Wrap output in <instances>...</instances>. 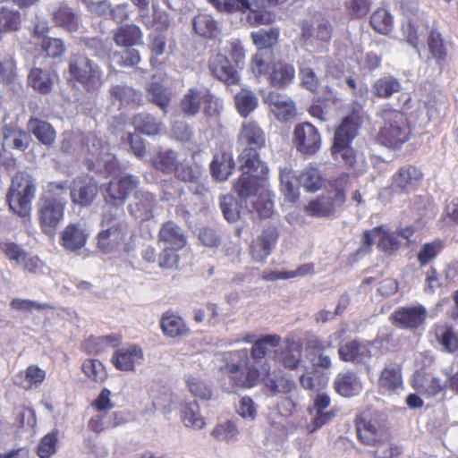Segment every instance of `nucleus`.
Instances as JSON below:
<instances>
[{
    "label": "nucleus",
    "instance_id": "1",
    "mask_svg": "<svg viewBox=\"0 0 458 458\" xmlns=\"http://www.w3.org/2000/svg\"><path fill=\"white\" fill-rule=\"evenodd\" d=\"M238 143L242 147L238 156L240 169L252 172L259 169V177L266 178L269 168L260 156V151L267 146L264 130L255 121L243 122L238 134Z\"/></svg>",
    "mask_w": 458,
    "mask_h": 458
},
{
    "label": "nucleus",
    "instance_id": "2",
    "mask_svg": "<svg viewBox=\"0 0 458 458\" xmlns=\"http://www.w3.org/2000/svg\"><path fill=\"white\" fill-rule=\"evenodd\" d=\"M377 116L382 120L375 140L391 150H399L410 140L412 130L407 115L391 107H383Z\"/></svg>",
    "mask_w": 458,
    "mask_h": 458
},
{
    "label": "nucleus",
    "instance_id": "3",
    "mask_svg": "<svg viewBox=\"0 0 458 458\" xmlns=\"http://www.w3.org/2000/svg\"><path fill=\"white\" fill-rule=\"evenodd\" d=\"M66 186L62 182H49L40 197L38 221L46 234H53L64 218Z\"/></svg>",
    "mask_w": 458,
    "mask_h": 458
},
{
    "label": "nucleus",
    "instance_id": "4",
    "mask_svg": "<svg viewBox=\"0 0 458 458\" xmlns=\"http://www.w3.org/2000/svg\"><path fill=\"white\" fill-rule=\"evenodd\" d=\"M251 70L258 78L264 77L275 89H284L295 79V68L293 64L282 59H268L262 53H257L251 60Z\"/></svg>",
    "mask_w": 458,
    "mask_h": 458
},
{
    "label": "nucleus",
    "instance_id": "5",
    "mask_svg": "<svg viewBox=\"0 0 458 458\" xmlns=\"http://www.w3.org/2000/svg\"><path fill=\"white\" fill-rule=\"evenodd\" d=\"M36 182L28 173L18 172L13 178L6 194L10 209L21 217H30L35 198Z\"/></svg>",
    "mask_w": 458,
    "mask_h": 458
},
{
    "label": "nucleus",
    "instance_id": "6",
    "mask_svg": "<svg viewBox=\"0 0 458 458\" xmlns=\"http://www.w3.org/2000/svg\"><path fill=\"white\" fill-rule=\"evenodd\" d=\"M349 174L343 173L332 179L329 184L335 190L333 196L319 195L311 199L305 207L307 215L313 217L334 216L338 207H342L346 201V187L349 183Z\"/></svg>",
    "mask_w": 458,
    "mask_h": 458
},
{
    "label": "nucleus",
    "instance_id": "7",
    "mask_svg": "<svg viewBox=\"0 0 458 458\" xmlns=\"http://www.w3.org/2000/svg\"><path fill=\"white\" fill-rule=\"evenodd\" d=\"M355 427L358 439L367 445H378L383 448L375 451L377 458H392L397 453V447L391 446L389 443L383 439L384 432L377 422L370 417L369 412L363 411L355 418Z\"/></svg>",
    "mask_w": 458,
    "mask_h": 458
},
{
    "label": "nucleus",
    "instance_id": "8",
    "mask_svg": "<svg viewBox=\"0 0 458 458\" xmlns=\"http://www.w3.org/2000/svg\"><path fill=\"white\" fill-rule=\"evenodd\" d=\"M287 376L288 374H233L230 381L234 391L251 388L262 381L267 391L275 395L288 394L295 387L294 381Z\"/></svg>",
    "mask_w": 458,
    "mask_h": 458
},
{
    "label": "nucleus",
    "instance_id": "9",
    "mask_svg": "<svg viewBox=\"0 0 458 458\" xmlns=\"http://www.w3.org/2000/svg\"><path fill=\"white\" fill-rule=\"evenodd\" d=\"M235 64L224 55L216 54L213 55L208 63V68L211 74L217 80L226 85H236L240 81V76L237 71L240 63H243L245 55L242 47L234 45L231 52Z\"/></svg>",
    "mask_w": 458,
    "mask_h": 458
},
{
    "label": "nucleus",
    "instance_id": "10",
    "mask_svg": "<svg viewBox=\"0 0 458 458\" xmlns=\"http://www.w3.org/2000/svg\"><path fill=\"white\" fill-rule=\"evenodd\" d=\"M424 179L421 168L414 165L401 166L390 178V184L385 189L390 197L411 194L418 191Z\"/></svg>",
    "mask_w": 458,
    "mask_h": 458
},
{
    "label": "nucleus",
    "instance_id": "11",
    "mask_svg": "<svg viewBox=\"0 0 458 458\" xmlns=\"http://www.w3.org/2000/svg\"><path fill=\"white\" fill-rule=\"evenodd\" d=\"M139 182V178L131 174L113 177L104 193L106 202L114 207L123 206Z\"/></svg>",
    "mask_w": 458,
    "mask_h": 458
},
{
    "label": "nucleus",
    "instance_id": "12",
    "mask_svg": "<svg viewBox=\"0 0 458 458\" xmlns=\"http://www.w3.org/2000/svg\"><path fill=\"white\" fill-rule=\"evenodd\" d=\"M427 318V309L418 304L395 309L390 316V320L399 328L417 330L424 326Z\"/></svg>",
    "mask_w": 458,
    "mask_h": 458
},
{
    "label": "nucleus",
    "instance_id": "13",
    "mask_svg": "<svg viewBox=\"0 0 458 458\" xmlns=\"http://www.w3.org/2000/svg\"><path fill=\"white\" fill-rule=\"evenodd\" d=\"M293 143L298 152L311 157L320 148L321 137L318 129L310 123L296 125L293 131Z\"/></svg>",
    "mask_w": 458,
    "mask_h": 458
},
{
    "label": "nucleus",
    "instance_id": "14",
    "mask_svg": "<svg viewBox=\"0 0 458 458\" xmlns=\"http://www.w3.org/2000/svg\"><path fill=\"white\" fill-rule=\"evenodd\" d=\"M278 237L279 232L276 226L265 228L250 245L249 250L252 259L260 263L265 262L276 246Z\"/></svg>",
    "mask_w": 458,
    "mask_h": 458
},
{
    "label": "nucleus",
    "instance_id": "15",
    "mask_svg": "<svg viewBox=\"0 0 458 458\" xmlns=\"http://www.w3.org/2000/svg\"><path fill=\"white\" fill-rule=\"evenodd\" d=\"M377 237V248L385 252H393L400 247V242L395 232H389L383 225H378L371 230H366L362 233L361 243L367 249H370Z\"/></svg>",
    "mask_w": 458,
    "mask_h": 458
},
{
    "label": "nucleus",
    "instance_id": "16",
    "mask_svg": "<svg viewBox=\"0 0 458 458\" xmlns=\"http://www.w3.org/2000/svg\"><path fill=\"white\" fill-rule=\"evenodd\" d=\"M157 205L155 194L146 191H136L133 200L129 205L128 210L131 216L141 222H146L154 217V210Z\"/></svg>",
    "mask_w": 458,
    "mask_h": 458
},
{
    "label": "nucleus",
    "instance_id": "17",
    "mask_svg": "<svg viewBox=\"0 0 458 458\" xmlns=\"http://www.w3.org/2000/svg\"><path fill=\"white\" fill-rule=\"evenodd\" d=\"M265 102L268 104L271 112L281 122H289L296 116V106L293 100L277 92L271 91Z\"/></svg>",
    "mask_w": 458,
    "mask_h": 458
},
{
    "label": "nucleus",
    "instance_id": "18",
    "mask_svg": "<svg viewBox=\"0 0 458 458\" xmlns=\"http://www.w3.org/2000/svg\"><path fill=\"white\" fill-rule=\"evenodd\" d=\"M303 344L301 340L286 339V347L274 353V360L286 369L296 370L302 360Z\"/></svg>",
    "mask_w": 458,
    "mask_h": 458
},
{
    "label": "nucleus",
    "instance_id": "19",
    "mask_svg": "<svg viewBox=\"0 0 458 458\" xmlns=\"http://www.w3.org/2000/svg\"><path fill=\"white\" fill-rule=\"evenodd\" d=\"M158 241L166 244V247L183 249L187 244V237L181 226L174 221L169 220L161 225L157 233Z\"/></svg>",
    "mask_w": 458,
    "mask_h": 458
},
{
    "label": "nucleus",
    "instance_id": "20",
    "mask_svg": "<svg viewBox=\"0 0 458 458\" xmlns=\"http://www.w3.org/2000/svg\"><path fill=\"white\" fill-rule=\"evenodd\" d=\"M160 328L163 334L170 338L183 337L190 333V328L184 319L172 310L162 314Z\"/></svg>",
    "mask_w": 458,
    "mask_h": 458
},
{
    "label": "nucleus",
    "instance_id": "21",
    "mask_svg": "<svg viewBox=\"0 0 458 458\" xmlns=\"http://www.w3.org/2000/svg\"><path fill=\"white\" fill-rule=\"evenodd\" d=\"M270 7L264 0H250V8L246 16L247 22L252 27L271 25L276 21V13L267 9Z\"/></svg>",
    "mask_w": 458,
    "mask_h": 458
},
{
    "label": "nucleus",
    "instance_id": "22",
    "mask_svg": "<svg viewBox=\"0 0 458 458\" xmlns=\"http://www.w3.org/2000/svg\"><path fill=\"white\" fill-rule=\"evenodd\" d=\"M242 171V174L235 182L233 189L240 198L246 199L258 193L259 188L262 186L260 182L267 181L268 175L266 178H261L259 177V170L258 172Z\"/></svg>",
    "mask_w": 458,
    "mask_h": 458
},
{
    "label": "nucleus",
    "instance_id": "23",
    "mask_svg": "<svg viewBox=\"0 0 458 458\" xmlns=\"http://www.w3.org/2000/svg\"><path fill=\"white\" fill-rule=\"evenodd\" d=\"M235 164L232 152L218 151L214 154L210 163V173L217 181H226L233 174Z\"/></svg>",
    "mask_w": 458,
    "mask_h": 458
},
{
    "label": "nucleus",
    "instance_id": "24",
    "mask_svg": "<svg viewBox=\"0 0 458 458\" xmlns=\"http://www.w3.org/2000/svg\"><path fill=\"white\" fill-rule=\"evenodd\" d=\"M143 359L141 348L137 345H130L118 349L112 357V362L119 370L129 371L134 369L136 363Z\"/></svg>",
    "mask_w": 458,
    "mask_h": 458
},
{
    "label": "nucleus",
    "instance_id": "25",
    "mask_svg": "<svg viewBox=\"0 0 458 458\" xmlns=\"http://www.w3.org/2000/svg\"><path fill=\"white\" fill-rule=\"evenodd\" d=\"M427 46L430 57L436 61L437 65L442 71L448 59V50L445 39L437 29L432 28L429 30Z\"/></svg>",
    "mask_w": 458,
    "mask_h": 458
},
{
    "label": "nucleus",
    "instance_id": "26",
    "mask_svg": "<svg viewBox=\"0 0 458 458\" xmlns=\"http://www.w3.org/2000/svg\"><path fill=\"white\" fill-rule=\"evenodd\" d=\"M338 354L344 361L361 363L370 357V351L367 344L352 340L339 347Z\"/></svg>",
    "mask_w": 458,
    "mask_h": 458
},
{
    "label": "nucleus",
    "instance_id": "27",
    "mask_svg": "<svg viewBox=\"0 0 458 458\" xmlns=\"http://www.w3.org/2000/svg\"><path fill=\"white\" fill-rule=\"evenodd\" d=\"M86 243V233L77 224L68 225L61 233L60 244L67 250H81Z\"/></svg>",
    "mask_w": 458,
    "mask_h": 458
},
{
    "label": "nucleus",
    "instance_id": "28",
    "mask_svg": "<svg viewBox=\"0 0 458 458\" xmlns=\"http://www.w3.org/2000/svg\"><path fill=\"white\" fill-rule=\"evenodd\" d=\"M411 384L418 394L424 396H434L444 388V385L434 374H413Z\"/></svg>",
    "mask_w": 458,
    "mask_h": 458
},
{
    "label": "nucleus",
    "instance_id": "29",
    "mask_svg": "<svg viewBox=\"0 0 458 458\" xmlns=\"http://www.w3.org/2000/svg\"><path fill=\"white\" fill-rule=\"evenodd\" d=\"M361 118L356 113H352L344 117L335 132L334 142L352 143L358 133Z\"/></svg>",
    "mask_w": 458,
    "mask_h": 458
},
{
    "label": "nucleus",
    "instance_id": "30",
    "mask_svg": "<svg viewBox=\"0 0 458 458\" xmlns=\"http://www.w3.org/2000/svg\"><path fill=\"white\" fill-rule=\"evenodd\" d=\"M27 128L41 144L51 146L55 140L56 132L46 121L32 116L27 123Z\"/></svg>",
    "mask_w": 458,
    "mask_h": 458
},
{
    "label": "nucleus",
    "instance_id": "31",
    "mask_svg": "<svg viewBox=\"0 0 458 458\" xmlns=\"http://www.w3.org/2000/svg\"><path fill=\"white\" fill-rule=\"evenodd\" d=\"M298 180L308 192H316L321 190L326 182L321 171L313 164H310L300 173Z\"/></svg>",
    "mask_w": 458,
    "mask_h": 458
},
{
    "label": "nucleus",
    "instance_id": "32",
    "mask_svg": "<svg viewBox=\"0 0 458 458\" xmlns=\"http://www.w3.org/2000/svg\"><path fill=\"white\" fill-rule=\"evenodd\" d=\"M335 390L344 397L358 395L363 389V385L357 374H339L334 383Z\"/></svg>",
    "mask_w": 458,
    "mask_h": 458
},
{
    "label": "nucleus",
    "instance_id": "33",
    "mask_svg": "<svg viewBox=\"0 0 458 458\" xmlns=\"http://www.w3.org/2000/svg\"><path fill=\"white\" fill-rule=\"evenodd\" d=\"M113 102H119L120 106H140L142 100L140 91L126 85H114L110 89Z\"/></svg>",
    "mask_w": 458,
    "mask_h": 458
},
{
    "label": "nucleus",
    "instance_id": "34",
    "mask_svg": "<svg viewBox=\"0 0 458 458\" xmlns=\"http://www.w3.org/2000/svg\"><path fill=\"white\" fill-rule=\"evenodd\" d=\"M55 76L49 71L34 67L28 75V81L35 90L46 95L50 93L53 89Z\"/></svg>",
    "mask_w": 458,
    "mask_h": 458
},
{
    "label": "nucleus",
    "instance_id": "35",
    "mask_svg": "<svg viewBox=\"0 0 458 458\" xmlns=\"http://www.w3.org/2000/svg\"><path fill=\"white\" fill-rule=\"evenodd\" d=\"M114 40L119 47H130L141 43L142 32L137 25H123L114 33Z\"/></svg>",
    "mask_w": 458,
    "mask_h": 458
},
{
    "label": "nucleus",
    "instance_id": "36",
    "mask_svg": "<svg viewBox=\"0 0 458 458\" xmlns=\"http://www.w3.org/2000/svg\"><path fill=\"white\" fill-rule=\"evenodd\" d=\"M194 31L204 38H214L218 34L217 21L208 13H199L192 21Z\"/></svg>",
    "mask_w": 458,
    "mask_h": 458
},
{
    "label": "nucleus",
    "instance_id": "37",
    "mask_svg": "<svg viewBox=\"0 0 458 458\" xmlns=\"http://www.w3.org/2000/svg\"><path fill=\"white\" fill-rule=\"evenodd\" d=\"M131 123L137 131L148 136L157 135L162 129L161 122L147 113L134 115Z\"/></svg>",
    "mask_w": 458,
    "mask_h": 458
},
{
    "label": "nucleus",
    "instance_id": "38",
    "mask_svg": "<svg viewBox=\"0 0 458 458\" xmlns=\"http://www.w3.org/2000/svg\"><path fill=\"white\" fill-rule=\"evenodd\" d=\"M21 27V14L18 10L3 6L0 8V40L3 33L18 31Z\"/></svg>",
    "mask_w": 458,
    "mask_h": 458
},
{
    "label": "nucleus",
    "instance_id": "39",
    "mask_svg": "<svg viewBox=\"0 0 458 458\" xmlns=\"http://www.w3.org/2000/svg\"><path fill=\"white\" fill-rule=\"evenodd\" d=\"M400 81L394 76L387 75L376 80L372 85V92L378 98H389L401 90Z\"/></svg>",
    "mask_w": 458,
    "mask_h": 458
},
{
    "label": "nucleus",
    "instance_id": "40",
    "mask_svg": "<svg viewBox=\"0 0 458 458\" xmlns=\"http://www.w3.org/2000/svg\"><path fill=\"white\" fill-rule=\"evenodd\" d=\"M435 335L445 351L452 353L458 351V334L452 326L448 324L435 326Z\"/></svg>",
    "mask_w": 458,
    "mask_h": 458
},
{
    "label": "nucleus",
    "instance_id": "41",
    "mask_svg": "<svg viewBox=\"0 0 458 458\" xmlns=\"http://www.w3.org/2000/svg\"><path fill=\"white\" fill-rule=\"evenodd\" d=\"M203 89L191 88L180 101V109L187 116L196 115L202 106Z\"/></svg>",
    "mask_w": 458,
    "mask_h": 458
},
{
    "label": "nucleus",
    "instance_id": "42",
    "mask_svg": "<svg viewBox=\"0 0 458 458\" xmlns=\"http://www.w3.org/2000/svg\"><path fill=\"white\" fill-rule=\"evenodd\" d=\"M67 81L70 83L86 85V56L84 55L77 54L70 57Z\"/></svg>",
    "mask_w": 458,
    "mask_h": 458
},
{
    "label": "nucleus",
    "instance_id": "43",
    "mask_svg": "<svg viewBox=\"0 0 458 458\" xmlns=\"http://www.w3.org/2000/svg\"><path fill=\"white\" fill-rule=\"evenodd\" d=\"M234 104L239 114L246 118L258 107L259 99L254 92L242 89L234 96Z\"/></svg>",
    "mask_w": 458,
    "mask_h": 458
},
{
    "label": "nucleus",
    "instance_id": "44",
    "mask_svg": "<svg viewBox=\"0 0 458 458\" xmlns=\"http://www.w3.org/2000/svg\"><path fill=\"white\" fill-rule=\"evenodd\" d=\"M280 36L279 28L269 30H259L250 33L253 44L259 49L273 48L277 43Z\"/></svg>",
    "mask_w": 458,
    "mask_h": 458
},
{
    "label": "nucleus",
    "instance_id": "45",
    "mask_svg": "<svg viewBox=\"0 0 458 458\" xmlns=\"http://www.w3.org/2000/svg\"><path fill=\"white\" fill-rule=\"evenodd\" d=\"M150 102L165 111L171 102V92L163 84L153 81L146 89Z\"/></svg>",
    "mask_w": 458,
    "mask_h": 458
},
{
    "label": "nucleus",
    "instance_id": "46",
    "mask_svg": "<svg viewBox=\"0 0 458 458\" xmlns=\"http://www.w3.org/2000/svg\"><path fill=\"white\" fill-rule=\"evenodd\" d=\"M152 166L165 174L174 172L178 162L176 153L168 149L157 153L151 160Z\"/></svg>",
    "mask_w": 458,
    "mask_h": 458
},
{
    "label": "nucleus",
    "instance_id": "47",
    "mask_svg": "<svg viewBox=\"0 0 458 458\" xmlns=\"http://www.w3.org/2000/svg\"><path fill=\"white\" fill-rule=\"evenodd\" d=\"M274 195L268 190H263L252 201V212L260 218H268L274 213Z\"/></svg>",
    "mask_w": 458,
    "mask_h": 458
},
{
    "label": "nucleus",
    "instance_id": "48",
    "mask_svg": "<svg viewBox=\"0 0 458 458\" xmlns=\"http://www.w3.org/2000/svg\"><path fill=\"white\" fill-rule=\"evenodd\" d=\"M53 20L55 25L72 32L78 30L77 15L66 5H60L54 13Z\"/></svg>",
    "mask_w": 458,
    "mask_h": 458
},
{
    "label": "nucleus",
    "instance_id": "49",
    "mask_svg": "<svg viewBox=\"0 0 458 458\" xmlns=\"http://www.w3.org/2000/svg\"><path fill=\"white\" fill-rule=\"evenodd\" d=\"M123 239L120 225H114L98 233V245L104 252H109L114 244H118Z\"/></svg>",
    "mask_w": 458,
    "mask_h": 458
},
{
    "label": "nucleus",
    "instance_id": "50",
    "mask_svg": "<svg viewBox=\"0 0 458 458\" xmlns=\"http://www.w3.org/2000/svg\"><path fill=\"white\" fill-rule=\"evenodd\" d=\"M181 413L182 420L188 428L200 429L206 425L204 418L199 415V404L196 402L185 403Z\"/></svg>",
    "mask_w": 458,
    "mask_h": 458
},
{
    "label": "nucleus",
    "instance_id": "51",
    "mask_svg": "<svg viewBox=\"0 0 458 458\" xmlns=\"http://www.w3.org/2000/svg\"><path fill=\"white\" fill-rule=\"evenodd\" d=\"M445 242L441 239H435L430 242L424 243L418 255L417 259L420 267H425L435 259L444 250Z\"/></svg>",
    "mask_w": 458,
    "mask_h": 458
},
{
    "label": "nucleus",
    "instance_id": "52",
    "mask_svg": "<svg viewBox=\"0 0 458 458\" xmlns=\"http://www.w3.org/2000/svg\"><path fill=\"white\" fill-rule=\"evenodd\" d=\"M281 337L277 335H267L257 340L251 347V357L260 362L267 355L269 347H277Z\"/></svg>",
    "mask_w": 458,
    "mask_h": 458
},
{
    "label": "nucleus",
    "instance_id": "53",
    "mask_svg": "<svg viewBox=\"0 0 458 458\" xmlns=\"http://www.w3.org/2000/svg\"><path fill=\"white\" fill-rule=\"evenodd\" d=\"M369 23L375 31L386 35L392 30L394 22L387 10L378 8L371 14Z\"/></svg>",
    "mask_w": 458,
    "mask_h": 458
},
{
    "label": "nucleus",
    "instance_id": "54",
    "mask_svg": "<svg viewBox=\"0 0 458 458\" xmlns=\"http://www.w3.org/2000/svg\"><path fill=\"white\" fill-rule=\"evenodd\" d=\"M300 85L301 88L318 93L320 89V81L314 69L308 64H302L299 67Z\"/></svg>",
    "mask_w": 458,
    "mask_h": 458
},
{
    "label": "nucleus",
    "instance_id": "55",
    "mask_svg": "<svg viewBox=\"0 0 458 458\" xmlns=\"http://www.w3.org/2000/svg\"><path fill=\"white\" fill-rule=\"evenodd\" d=\"M331 153L335 159H341L346 167L352 168L356 164V152L351 143L334 142Z\"/></svg>",
    "mask_w": 458,
    "mask_h": 458
},
{
    "label": "nucleus",
    "instance_id": "56",
    "mask_svg": "<svg viewBox=\"0 0 458 458\" xmlns=\"http://www.w3.org/2000/svg\"><path fill=\"white\" fill-rule=\"evenodd\" d=\"M217 11L226 13H245L250 8V0H207Z\"/></svg>",
    "mask_w": 458,
    "mask_h": 458
},
{
    "label": "nucleus",
    "instance_id": "57",
    "mask_svg": "<svg viewBox=\"0 0 458 458\" xmlns=\"http://www.w3.org/2000/svg\"><path fill=\"white\" fill-rule=\"evenodd\" d=\"M40 50L47 57H60L65 52V46L62 39L44 37L40 43Z\"/></svg>",
    "mask_w": 458,
    "mask_h": 458
},
{
    "label": "nucleus",
    "instance_id": "58",
    "mask_svg": "<svg viewBox=\"0 0 458 458\" xmlns=\"http://www.w3.org/2000/svg\"><path fill=\"white\" fill-rule=\"evenodd\" d=\"M58 433L57 429H54L41 438L38 446V454L40 458H50L56 453Z\"/></svg>",
    "mask_w": 458,
    "mask_h": 458
},
{
    "label": "nucleus",
    "instance_id": "59",
    "mask_svg": "<svg viewBox=\"0 0 458 458\" xmlns=\"http://www.w3.org/2000/svg\"><path fill=\"white\" fill-rule=\"evenodd\" d=\"M300 382L303 388L319 392L327 386L328 378L326 374H301Z\"/></svg>",
    "mask_w": 458,
    "mask_h": 458
},
{
    "label": "nucleus",
    "instance_id": "60",
    "mask_svg": "<svg viewBox=\"0 0 458 458\" xmlns=\"http://www.w3.org/2000/svg\"><path fill=\"white\" fill-rule=\"evenodd\" d=\"M187 385L190 392L195 396L202 400L211 398L212 390L210 386L205 383L199 377L191 376L187 379Z\"/></svg>",
    "mask_w": 458,
    "mask_h": 458
},
{
    "label": "nucleus",
    "instance_id": "61",
    "mask_svg": "<svg viewBox=\"0 0 458 458\" xmlns=\"http://www.w3.org/2000/svg\"><path fill=\"white\" fill-rule=\"evenodd\" d=\"M174 173L176 179L185 183L195 182L198 179H200L202 175L199 168L183 163H178Z\"/></svg>",
    "mask_w": 458,
    "mask_h": 458
},
{
    "label": "nucleus",
    "instance_id": "62",
    "mask_svg": "<svg viewBox=\"0 0 458 458\" xmlns=\"http://www.w3.org/2000/svg\"><path fill=\"white\" fill-rule=\"evenodd\" d=\"M203 112L207 116H216L220 114L221 101L209 89H203L202 95Z\"/></svg>",
    "mask_w": 458,
    "mask_h": 458
},
{
    "label": "nucleus",
    "instance_id": "63",
    "mask_svg": "<svg viewBox=\"0 0 458 458\" xmlns=\"http://www.w3.org/2000/svg\"><path fill=\"white\" fill-rule=\"evenodd\" d=\"M220 208L224 217L228 222H235L240 216V211L235 199L231 195L223 196L220 199Z\"/></svg>",
    "mask_w": 458,
    "mask_h": 458
},
{
    "label": "nucleus",
    "instance_id": "64",
    "mask_svg": "<svg viewBox=\"0 0 458 458\" xmlns=\"http://www.w3.org/2000/svg\"><path fill=\"white\" fill-rule=\"evenodd\" d=\"M179 250H181L170 247L164 248L158 255V266L165 269L176 268L180 260V257L177 254Z\"/></svg>",
    "mask_w": 458,
    "mask_h": 458
}]
</instances>
